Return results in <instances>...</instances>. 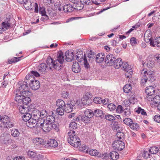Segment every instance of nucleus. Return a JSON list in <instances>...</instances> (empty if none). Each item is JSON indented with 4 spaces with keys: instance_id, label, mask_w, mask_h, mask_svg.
Listing matches in <instances>:
<instances>
[{
    "instance_id": "f257e3e1",
    "label": "nucleus",
    "mask_w": 160,
    "mask_h": 160,
    "mask_svg": "<svg viewBox=\"0 0 160 160\" xmlns=\"http://www.w3.org/2000/svg\"><path fill=\"white\" fill-rule=\"evenodd\" d=\"M64 61V56L62 52L59 51L57 54V59L53 60L50 58H48L47 59L46 62L47 65L45 63L41 64L38 67L39 71L42 73H45L49 68L52 69L53 68L58 70H60L62 67V64Z\"/></svg>"
},
{
    "instance_id": "f03ea898",
    "label": "nucleus",
    "mask_w": 160,
    "mask_h": 160,
    "mask_svg": "<svg viewBox=\"0 0 160 160\" xmlns=\"http://www.w3.org/2000/svg\"><path fill=\"white\" fill-rule=\"evenodd\" d=\"M27 81L19 82L18 85V88L15 100L20 103H23L25 104L29 103L31 101L30 98L28 97L29 91Z\"/></svg>"
},
{
    "instance_id": "7ed1b4c3",
    "label": "nucleus",
    "mask_w": 160,
    "mask_h": 160,
    "mask_svg": "<svg viewBox=\"0 0 160 160\" xmlns=\"http://www.w3.org/2000/svg\"><path fill=\"white\" fill-rule=\"evenodd\" d=\"M75 131L70 130L68 133V142L74 147H78L81 144L80 139L75 134Z\"/></svg>"
},
{
    "instance_id": "20e7f679",
    "label": "nucleus",
    "mask_w": 160,
    "mask_h": 160,
    "mask_svg": "<svg viewBox=\"0 0 160 160\" xmlns=\"http://www.w3.org/2000/svg\"><path fill=\"white\" fill-rule=\"evenodd\" d=\"M26 80L27 82H29V86L33 90H36L38 89L40 86L39 82L37 80H35L33 76L28 74L25 77Z\"/></svg>"
},
{
    "instance_id": "39448f33",
    "label": "nucleus",
    "mask_w": 160,
    "mask_h": 160,
    "mask_svg": "<svg viewBox=\"0 0 160 160\" xmlns=\"http://www.w3.org/2000/svg\"><path fill=\"white\" fill-rule=\"evenodd\" d=\"M14 124L10 121V119L7 116L4 115L1 123L0 124V127L6 128H10L14 126Z\"/></svg>"
},
{
    "instance_id": "423d86ee",
    "label": "nucleus",
    "mask_w": 160,
    "mask_h": 160,
    "mask_svg": "<svg viewBox=\"0 0 160 160\" xmlns=\"http://www.w3.org/2000/svg\"><path fill=\"white\" fill-rule=\"evenodd\" d=\"M155 91V88L152 86H149L147 87L146 89L145 92L147 95L145 98V99L148 101L152 100V96L154 95Z\"/></svg>"
},
{
    "instance_id": "0eeeda50",
    "label": "nucleus",
    "mask_w": 160,
    "mask_h": 160,
    "mask_svg": "<svg viewBox=\"0 0 160 160\" xmlns=\"http://www.w3.org/2000/svg\"><path fill=\"white\" fill-rule=\"evenodd\" d=\"M112 147L114 149L120 151L125 148L124 143L121 140L114 141L112 144Z\"/></svg>"
},
{
    "instance_id": "6e6552de",
    "label": "nucleus",
    "mask_w": 160,
    "mask_h": 160,
    "mask_svg": "<svg viewBox=\"0 0 160 160\" xmlns=\"http://www.w3.org/2000/svg\"><path fill=\"white\" fill-rule=\"evenodd\" d=\"M10 135L7 132H4L0 137V140L4 144H7L11 141Z\"/></svg>"
},
{
    "instance_id": "1a4fd4ad",
    "label": "nucleus",
    "mask_w": 160,
    "mask_h": 160,
    "mask_svg": "<svg viewBox=\"0 0 160 160\" xmlns=\"http://www.w3.org/2000/svg\"><path fill=\"white\" fill-rule=\"evenodd\" d=\"M115 59H116V58L113 55L110 54L106 56L105 61L108 65L112 66Z\"/></svg>"
},
{
    "instance_id": "9d476101",
    "label": "nucleus",
    "mask_w": 160,
    "mask_h": 160,
    "mask_svg": "<svg viewBox=\"0 0 160 160\" xmlns=\"http://www.w3.org/2000/svg\"><path fill=\"white\" fill-rule=\"evenodd\" d=\"M37 120L32 118L26 122V125L28 127L30 128L36 127H37Z\"/></svg>"
},
{
    "instance_id": "9b49d317",
    "label": "nucleus",
    "mask_w": 160,
    "mask_h": 160,
    "mask_svg": "<svg viewBox=\"0 0 160 160\" xmlns=\"http://www.w3.org/2000/svg\"><path fill=\"white\" fill-rule=\"evenodd\" d=\"M18 108L19 111V112H20L22 114H25V113H27V112H28V108L27 107H25V106L23 104H22V105H20V104H24L25 105V106H27V104H25L24 103H19L18 102Z\"/></svg>"
},
{
    "instance_id": "f8f14e48",
    "label": "nucleus",
    "mask_w": 160,
    "mask_h": 160,
    "mask_svg": "<svg viewBox=\"0 0 160 160\" xmlns=\"http://www.w3.org/2000/svg\"><path fill=\"white\" fill-rule=\"evenodd\" d=\"M11 26V24L8 22V21L3 22L1 24V26H0V31H4L9 29Z\"/></svg>"
},
{
    "instance_id": "ddd939ff",
    "label": "nucleus",
    "mask_w": 160,
    "mask_h": 160,
    "mask_svg": "<svg viewBox=\"0 0 160 160\" xmlns=\"http://www.w3.org/2000/svg\"><path fill=\"white\" fill-rule=\"evenodd\" d=\"M65 55L67 61L68 62H70L73 59L74 54L73 52L67 51L65 53Z\"/></svg>"
},
{
    "instance_id": "4468645a",
    "label": "nucleus",
    "mask_w": 160,
    "mask_h": 160,
    "mask_svg": "<svg viewBox=\"0 0 160 160\" xmlns=\"http://www.w3.org/2000/svg\"><path fill=\"white\" fill-rule=\"evenodd\" d=\"M105 57V56L104 53H98L96 56L95 59L97 62L100 63L104 61Z\"/></svg>"
},
{
    "instance_id": "2eb2a0df",
    "label": "nucleus",
    "mask_w": 160,
    "mask_h": 160,
    "mask_svg": "<svg viewBox=\"0 0 160 160\" xmlns=\"http://www.w3.org/2000/svg\"><path fill=\"white\" fill-rule=\"evenodd\" d=\"M150 45L153 47L156 46L158 47H160V37H157L154 41H151Z\"/></svg>"
},
{
    "instance_id": "dca6fc26",
    "label": "nucleus",
    "mask_w": 160,
    "mask_h": 160,
    "mask_svg": "<svg viewBox=\"0 0 160 160\" xmlns=\"http://www.w3.org/2000/svg\"><path fill=\"white\" fill-rule=\"evenodd\" d=\"M122 64V59L120 58H118L116 60H115L113 65L116 68L118 69L121 67Z\"/></svg>"
},
{
    "instance_id": "f3484780",
    "label": "nucleus",
    "mask_w": 160,
    "mask_h": 160,
    "mask_svg": "<svg viewBox=\"0 0 160 160\" xmlns=\"http://www.w3.org/2000/svg\"><path fill=\"white\" fill-rule=\"evenodd\" d=\"M80 69L78 63L76 62H74L72 67V71L75 73H78L80 71Z\"/></svg>"
},
{
    "instance_id": "a211bd4d",
    "label": "nucleus",
    "mask_w": 160,
    "mask_h": 160,
    "mask_svg": "<svg viewBox=\"0 0 160 160\" xmlns=\"http://www.w3.org/2000/svg\"><path fill=\"white\" fill-rule=\"evenodd\" d=\"M33 141L35 144L38 146L43 145L44 143L43 139L40 138H34L33 139Z\"/></svg>"
},
{
    "instance_id": "6ab92c4d",
    "label": "nucleus",
    "mask_w": 160,
    "mask_h": 160,
    "mask_svg": "<svg viewBox=\"0 0 160 160\" xmlns=\"http://www.w3.org/2000/svg\"><path fill=\"white\" fill-rule=\"evenodd\" d=\"M40 111L38 110L34 109L31 113L32 118L38 120L40 118Z\"/></svg>"
},
{
    "instance_id": "aec40b11",
    "label": "nucleus",
    "mask_w": 160,
    "mask_h": 160,
    "mask_svg": "<svg viewBox=\"0 0 160 160\" xmlns=\"http://www.w3.org/2000/svg\"><path fill=\"white\" fill-rule=\"evenodd\" d=\"M32 5V3H31L30 1L28 0H26L25 2H24L23 6L27 10H31L33 8Z\"/></svg>"
},
{
    "instance_id": "412c9836",
    "label": "nucleus",
    "mask_w": 160,
    "mask_h": 160,
    "mask_svg": "<svg viewBox=\"0 0 160 160\" xmlns=\"http://www.w3.org/2000/svg\"><path fill=\"white\" fill-rule=\"evenodd\" d=\"M47 144L51 147L56 148L58 146L57 141L54 139H50L48 140Z\"/></svg>"
},
{
    "instance_id": "4be33fe9",
    "label": "nucleus",
    "mask_w": 160,
    "mask_h": 160,
    "mask_svg": "<svg viewBox=\"0 0 160 160\" xmlns=\"http://www.w3.org/2000/svg\"><path fill=\"white\" fill-rule=\"evenodd\" d=\"M74 10L73 6L70 4H66L63 6V10L65 12H70Z\"/></svg>"
},
{
    "instance_id": "5701e85b",
    "label": "nucleus",
    "mask_w": 160,
    "mask_h": 160,
    "mask_svg": "<svg viewBox=\"0 0 160 160\" xmlns=\"http://www.w3.org/2000/svg\"><path fill=\"white\" fill-rule=\"evenodd\" d=\"M52 125L46 122L41 127L43 131L45 132H48L50 131L51 129Z\"/></svg>"
},
{
    "instance_id": "b1692460",
    "label": "nucleus",
    "mask_w": 160,
    "mask_h": 160,
    "mask_svg": "<svg viewBox=\"0 0 160 160\" xmlns=\"http://www.w3.org/2000/svg\"><path fill=\"white\" fill-rule=\"evenodd\" d=\"M73 3L74 5H73V7L74 8V9H75L78 10H80L82 9L84 7V6L81 3V2H79V1L78 2H75V3Z\"/></svg>"
},
{
    "instance_id": "393cba45",
    "label": "nucleus",
    "mask_w": 160,
    "mask_h": 160,
    "mask_svg": "<svg viewBox=\"0 0 160 160\" xmlns=\"http://www.w3.org/2000/svg\"><path fill=\"white\" fill-rule=\"evenodd\" d=\"M109 156L111 159L113 160H115L119 158L118 153L115 151H112L109 154Z\"/></svg>"
},
{
    "instance_id": "a878e982",
    "label": "nucleus",
    "mask_w": 160,
    "mask_h": 160,
    "mask_svg": "<svg viewBox=\"0 0 160 160\" xmlns=\"http://www.w3.org/2000/svg\"><path fill=\"white\" fill-rule=\"evenodd\" d=\"M64 108L65 111L68 113L72 112L73 109V106L70 103H66Z\"/></svg>"
},
{
    "instance_id": "bb28decb",
    "label": "nucleus",
    "mask_w": 160,
    "mask_h": 160,
    "mask_svg": "<svg viewBox=\"0 0 160 160\" xmlns=\"http://www.w3.org/2000/svg\"><path fill=\"white\" fill-rule=\"evenodd\" d=\"M56 105L58 108H64L66 104L61 99H58L56 101Z\"/></svg>"
},
{
    "instance_id": "cd10ccee",
    "label": "nucleus",
    "mask_w": 160,
    "mask_h": 160,
    "mask_svg": "<svg viewBox=\"0 0 160 160\" xmlns=\"http://www.w3.org/2000/svg\"><path fill=\"white\" fill-rule=\"evenodd\" d=\"M55 121L54 117L52 115L47 116L46 119V122L51 125Z\"/></svg>"
},
{
    "instance_id": "c85d7f7f",
    "label": "nucleus",
    "mask_w": 160,
    "mask_h": 160,
    "mask_svg": "<svg viewBox=\"0 0 160 160\" xmlns=\"http://www.w3.org/2000/svg\"><path fill=\"white\" fill-rule=\"evenodd\" d=\"M45 119L43 118H39L37 120V127L41 128V127L43 125V124H44L45 123Z\"/></svg>"
},
{
    "instance_id": "c756f323",
    "label": "nucleus",
    "mask_w": 160,
    "mask_h": 160,
    "mask_svg": "<svg viewBox=\"0 0 160 160\" xmlns=\"http://www.w3.org/2000/svg\"><path fill=\"white\" fill-rule=\"evenodd\" d=\"M112 129L113 130H116V131H120L121 130V128L120 126V125L118 124V122H115L113 124L112 127Z\"/></svg>"
},
{
    "instance_id": "7c9ffc66",
    "label": "nucleus",
    "mask_w": 160,
    "mask_h": 160,
    "mask_svg": "<svg viewBox=\"0 0 160 160\" xmlns=\"http://www.w3.org/2000/svg\"><path fill=\"white\" fill-rule=\"evenodd\" d=\"M152 99L151 101H152L153 102L156 104H158L160 103V96L159 95H156L154 97V95L152 96Z\"/></svg>"
},
{
    "instance_id": "2f4dec72",
    "label": "nucleus",
    "mask_w": 160,
    "mask_h": 160,
    "mask_svg": "<svg viewBox=\"0 0 160 160\" xmlns=\"http://www.w3.org/2000/svg\"><path fill=\"white\" fill-rule=\"evenodd\" d=\"M39 13L42 14V16H43L45 17V19H46L47 20L48 19V17L46 14L45 8L44 7H41L40 8Z\"/></svg>"
},
{
    "instance_id": "473e14b6",
    "label": "nucleus",
    "mask_w": 160,
    "mask_h": 160,
    "mask_svg": "<svg viewBox=\"0 0 160 160\" xmlns=\"http://www.w3.org/2000/svg\"><path fill=\"white\" fill-rule=\"evenodd\" d=\"M85 115L90 118L93 116V112L90 109H87L84 112Z\"/></svg>"
},
{
    "instance_id": "72a5a7b5",
    "label": "nucleus",
    "mask_w": 160,
    "mask_h": 160,
    "mask_svg": "<svg viewBox=\"0 0 160 160\" xmlns=\"http://www.w3.org/2000/svg\"><path fill=\"white\" fill-rule=\"evenodd\" d=\"M31 117H32L31 114L28 112L26 113L22 116L23 120L27 122L31 118Z\"/></svg>"
},
{
    "instance_id": "f704fd0d",
    "label": "nucleus",
    "mask_w": 160,
    "mask_h": 160,
    "mask_svg": "<svg viewBox=\"0 0 160 160\" xmlns=\"http://www.w3.org/2000/svg\"><path fill=\"white\" fill-rule=\"evenodd\" d=\"M89 154L92 156H96L99 157L101 156L100 153L96 149H92L89 151Z\"/></svg>"
},
{
    "instance_id": "c9c22d12",
    "label": "nucleus",
    "mask_w": 160,
    "mask_h": 160,
    "mask_svg": "<svg viewBox=\"0 0 160 160\" xmlns=\"http://www.w3.org/2000/svg\"><path fill=\"white\" fill-rule=\"evenodd\" d=\"M129 127L131 129L136 131L138 130L139 128V124L137 123L133 122Z\"/></svg>"
},
{
    "instance_id": "e433bc0d",
    "label": "nucleus",
    "mask_w": 160,
    "mask_h": 160,
    "mask_svg": "<svg viewBox=\"0 0 160 160\" xmlns=\"http://www.w3.org/2000/svg\"><path fill=\"white\" fill-rule=\"evenodd\" d=\"M103 114V111L100 109H97L93 111V115L97 117H100Z\"/></svg>"
},
{
    "instance_id": "4c0bfd02",
    "label": "nucleus",
    "mask_w": 160,
    "mask_h": 160,
    "mask_svg": "<svg viewBox=\"0 0 160 160\" xmlns=\"http://www.w3.org/2000/svg\"><path fill=\"white\" fill-rule=\"evenodd\" d=\"M131 85L130 84L126 85L123 88L124 92L126 93L129 92L131 90Z\"/></svg>"
},
{
    "instance_id": "58836bf2",
    "label": "nucleus",
    "mask_w": 160,
    "mask_h": 160,
    "mask_svg": "<svg viewBox=\"0 0 160 160\" xmlns=\"http://www.w3.org/2000/svg\"><path fill=\"white\" fill-rule=\"evenodd\" d=\"M149 152L152 154H156L158 151V148L156 147H151L149 150Z\"/></svg>"
},
{
    "instance_id": "ea45409f",
    "label": "nucleus",
    "mask_w": 160,
    "mask_h": 160,
    "mask_svg": "<svg viewBox=\"0 0 160 160\" xmlns=\"http://www.w3.org/2000/svg\"><path fill=\"white\" fill-rule=\"evenodd\" d=\"M12 135L14 137H18L20 134V132L18 129H12L11 131Z\"/></svg>"
},
{
    "instance_id": "a19ab883",
    "label": "nucleus",
    "mask_w": 160,
    "mask_h": 160,
    "mask_svg": "<svg viewBox=\"0 0 160 160\" xmlns=\"http://www.w3.org/2000/svg\"><path fill=\"white\" fill-rule=\"evenodd\" d=\"M69 128L70 130H71L74 131V130L77 128V123L75 121L71 122L69 124Z\"/></svg>"
},
{
    "instance_id": "79ce46f5",
    "label": "nucleus",
    "mask_w": 160,
    "mask_h": 160,
    "mask_svg": "<svg viewBox=\"0 0 160 160\" xmlns=\"http://www.w3.org/2000/svg\"><path fill=\"white\" fill-rule=\"evenodd\" d=\"M96 56L95 53L90 51L88 53V57L89 58V60L92 61L95 59Z\"/></svg>"
},
{
    "instance_id": "37998d69",
    "label": "nucleus",
    "mask_w": 160,
    "mask_h": 160,
    "mask_svg": "<svg viewBox=\"0 0 160 160\" xmlns=\"http://www.w3.org/2000/svg\"><path fill=\"white\" fill-rule=\"evenodd\" d=\"M152 71H145L143 72V76L145 77V78L147 79V80L149 79V76H151V73H153Z\"/></svg>"
},
{
    "instance_id": "c03bdc74",
    "label": "nucleus",
    "mask_w": 160,
    "mask_h": 160,
    "mask_svg": "<svg viewBox=\"0 0 160 160\" xmlns=\"http://www.w3.org/2000/svg\"><path fill=\"white\" fill-rule=\"evenodd\" d=\"M47 112L45 110H42L40 111V118L44 119L47 115Z\"/></svg>"
},
{
    "instance_id": "a18cd8bd",
    "label": "nucleus",
    "mask_w": 160,
    "mask_h": 160,
    "mask_svg": "<svg viewBox=\"0 0 160 160\" xmlns=\"http://www.w3.org/2000/svg\"><path fill=\"white\" fill-rule=\"evenodd\" d=\"M130 109L129 108H126L123 110L124 116V117H128L131 113Z\"/></svg>"
},
{
    "instance_id": "49530a36",
    "label": "nucleus",
    "mask_w": 160,
    "mask_h": 160,
    "mask_svg": "<svg viewBox=\"0 0 160 160\" xmlns=\"http://www.w3.org/2000/svg\"><path fill=\"white\" fill-rule=\"evenodd\" d=\"M147 67L149 68H151L154 67V62L152 60H149L146 64Z\"/></svg>"
},
{
    "instance_id": "de8ad7c7",
    "label": "nucleus",
    "mask_w": 160,
    "mask_h": 160,
    "mask_svg": "<svg viewBox=\"0 0 160 160\" xmlns=\"http://www.w3.org/2000/svg\"><path fill=\"white\" fill-rule=\"evenodd\" d=\"M133 122L132 119L130 118H126L123 120V122L126 125L130 126Z\"/></svg>"
},
{
    "instance_id": "09e8293b",
    "label": "nucleus",
    "mask_w": 160,
    "mask_h": 160,
    "mask_svg": "<svg viewBox=\"0 0 160 160\" xmlns=\"http://www.w3.org/2000/svg\"><path fill=\"white\" fill-rule=\"evenodd\" d=\"M125 71H126L125 73V76L127 78H130L132 74V70L130 69Z\"/></svg>"
},
{
    "instance_id": "8fccbe9b",
    "label": "nucleus",
    "mask_w": 160,
    "mask_h": 160,
    "mask_svg": "<svg viewBox=\"0 0 160 160\" xmlns=\"http://www.w3.org/2000/svg\"><path fill=\"white\" fill-rule=\"evenodd\" d=\"M21 57L16 58L14 57L13 58L8 60L9 64L15 63L19 61L20 60Z\"/></svg>"
},
{
    "instance_id": "3c124183",
    "label": "nucleus",
    "mask_w": 160,
    "mask_h": 160,
    "mask_svg": "<svg viewBox=\"0 0 160 160\" xmlns=\"http://www.w3.org/2000/svg\"><path fill=\"white\" fill-rule=\"evenodd\" d=\"M36 154L35 152L32 151H29L27 153L29 157L32 158H33L34 159L36 155Z\"/></svg>"
},
{
    "instance_id": "603ef678",
    "label": "nucleus",
    "mask_w": 160,
    "mask_h": 160,
    "mask_svg": "<svg viewBox=\"0 0 160 160\" xmlns=\"http://www.w3.org/2000/svg\"><path fill=\"white\" fill-rule=\"evenodd\" d=\"M56 111L60 115L62 116L64 114L65 110L64 108H58Z\"/></svg>"
},
{
    "instance_id": "864d4df0",
    "label": "nucleus",
    "mask_w": 160,
    "mask_h": 160,
    "mask_svg": "<svg viewBox=\"0 0 160 160\" xmlns=\"http://www.w3.org/2000/svg\"><path fill=\"white\" fill-rule=\"evenodd\" d=\"M100 155L99 157H101L102 159L105 160H108L110 157L108 153H104L103 154L100 153Z\"/></svg>"
},
{
    "instance_id": "5fc2aeb1",
    "label": "nucleus",
    "mask_w": 160,
    "mask_h": 160,
    "mask_svg": "<svg viewBox=\"0 0 160 160\" xmlns=\"http://www.w3.org/2000/svg\"><path fill=\"white\" fill-rule=\"evenodd\" d=\"M93 102L96 104H99L102 103L103 102V100L100 97H98L94 98Z\"/></svg>"
},
{
    "instance_id": "6e6d98bb",
    "label": "nucleus",
    "mask_w": 160,
    "mask_h": 160,
    "mask_svg": "<svg viewBox=\"0 0 160 160\" xmlns=\"http://www.w3.org/2000/svg\"><path fill=\"white\" fill-rule=\"evenodd\" d=\"M117 132V133L116 134V136L119 139H121L124 138V135L122 132H121L120 131H118Z\"/></svg>"
},
{
    "instance_id": "4d7b16f0",
    "label": "nucleus",
    "mask_w": 160,
    "mask_h": 160,
    "mask_svg": "<svg viewBox=\"0 0 160 160\" xmlns=\"http://www.w3.org/2000/svg\"><path fill=\"white\" fill-rule=\"evenodd\" d=\"M122 66L123 69L124 71L127 70H128L131 69V67H129V65L127 62H122Z\"/></svg>"
},
{
    "instance_id": "13d9d810",
    "label": "nucleus",
    "mask_w": 160,
    "mask_h": 160,
    "mask_svg": "<svg viewBox=\"0 0 160 160\" xmlns=\"http://www.w3.org/2000/svg\"><path fill=\"white\" fill-rule=\"evenodd\" d=\"M105 118L107 120L111 121L115 120V117L113 116L110 114L106 115Z\"/></svg>"
},
{
    "instance_id": "bf43d9fd",
    "label": "nucleus",
    "mask_w": 160,
    "mask_h": 160,
    "mask_svg": "<svg viewBox=\"0 0 160 160\" xmlns=\"http://www.w3.org/2000/svg\"><path fill=\"white\" fill-rule=\"evenodd\" d=\"M136 112L138 113H141L142 115H147L146 112L144 110L142 109L140 107L138 108V110L136 111Z\"/></svg>"
},
{
    "instance_id": "052dcab7",
    "label": "nucleus",
    "mask_w": 160,
    "mask_h": 160,
    "mask_svg": "<svg viewBox=\"0 0 160 160\" xmlns=\"http://www.w3.org/2000/svg\"><path fill=\"white\" fill-rule=\"evenodd\" d=\"M89 100V99L88 98L86 97H83L81 100V103L83 105H86L87 103V102Z\"/></svg>"
},
{
    "instance_id": "680f3d73",
    "label": "nucleus",
    "mask_w": 160,
    "mask_h": 160,
    "mask_svg": "<svg viewBox=\"0 0 160 160\" xmlns=\"http://www.w3.org/2000/svg\"><path fill=\"white\" fill-rule=\"evenodd\" d=\"M116 106L113 103L109 104L108 106V108L110 111H112L116 109Z\"/></svg>"
},
{
    "instance_id": "e2e57ef3",
    "label": "nucleus",
    "mask_w": 160,
    "mask_h": 160,
    "mask_svg": "<svg viewBox=\"0 0 160 160\" xmlns=\"http://www.w3.org/2000/svg\"><path fill=\"white\" fill-rule=\"evenodd\" d=\"M29 74H30L31 75H32L34 77L35 76L37 77H39L40 76V75L38 72L36 71H31L30 73Z\"/></svg>"
},
{
    "instance_id": "0e129e2a",
    "label": "nucleus",
    "mask_w": 160,
    "mask_h": 160,
    "mask_svg": "<svg viewBox=\"0 0 160 160\" xmlns=\"http://www.w3.org/2000/svg\"><path fill=\"white\" fill-rule=\"evenodd\" d=\"M43 156L39 154H37L34 159V160H43Z\"/></svg>"
},
{
    "instance_id": "69168bd1",
    "label": "nucleus",
    "mask_w": 160,
    "mask_h": 160,
    "mask_svg": "<svg viewBox=\"0 0 160 160\" xmlns=\"http://www.w3.org/2000/svg\"><path fill=\"white\" fill-rule=\"evenodd\" d=\"M90 118H89L87 117L86 116H81V120L83 122L85 123H87L90 120Z\"/></svg>"
},
{
    "instance_id": "338daca9",
    "label": "nucleus",
    "mask_w": 160,
    "mask_h": 160,
    "mask_svg": "<svg viewBox=\"0 0 160 160\" xmlns=\"http://www.w3.org/2000/svg\"><path fill=\"white\" fill-rule=\"evenodd\" d=\"M155 60L158 64H160V54H156L154 56Z\"/></svg>"
},
{
    "instance_id": "774afa93",
    "label": "nucleus",
    "mask_w": 160,
    "mask_h": 160,
    "mask_svg": "<svg viewBox=\"0 0 160 160\" xmlns=\"http://www.w3.org/2000/svg\"><path fill=\"white\" fill-rule=\"evenodd\" d=\"M81 3L83 5H89L91 2L90 0H79Z\"/></svg>"
}]
</instances>
